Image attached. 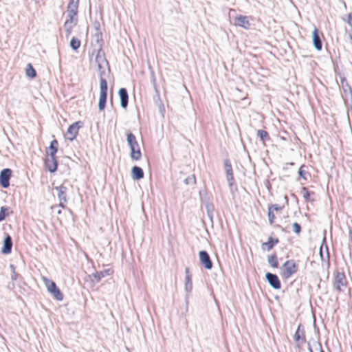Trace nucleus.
Segmentation results:
<instances>
[{
	"label": "nucleus",
	"instance_id": "1",
	"mask_svg": "<svg viewBox=\"0 0 352 352\" xmlns=\"http://www.w3.org/2000/svg\"><path fill=\"white\" fill-rule=\"evenodd\" d=\"M94 61L97 65L100 78H108L109 77L111 70L109 62L107 60L104 56V53L101 48L97 50Z\"/></svg>",
	"mask_w": 352,
	"mask_h": 352
},
{
	"label": "nucleus",
	"instance_id": "2",
	"mask_svg": "<svg viewBox=\"0 0 352 352\" xmlns=\"http://www.w3.org/2000/svg\"><path fill=\"white\" fill-rule=\"evenodd\" d=\"M126 140L131 148V157L134 160H139L142 153L135 136L132 133H129L127 134Z\"/></svg>",
	"mask_w": 352,
	"mask_h": 352
},
{
	"label": "nucleus",
	"instance_id": "3",
	"mask_svg": "<svg viewBox=\"0 0 352 352\" xmlns=\"http://www.w3.org/2000/svg\"><path fill=\"white\" fill-rule=\"evenodd\" d=\"M107 97V78H100V98L98 102L99 110H103L105 107Z\"/></svg>",
	"mask_w": 352,
	"mask_h": 352
},
{
	"label": "nucleus",
	"instance_id": "4",
	"mask_svg": "<svg viewBox=\"0 0 352 352\" xmlns=\"http://www.w3.org/2000/svg\"><path fill=\"white\" fill-rule=\"evenodd\" d=\"M282 276L285 278H289L298 270V265L294 260H287L281 267Z\"/></svg>",
	"mask_w": 352,
	"mask_h": 352
},
{
	"label": "nucleus",
	"instance_id": "5",
	"mask_svg": "<svg viewBox=\"0 0 352 352\" xmlns=\"http://www.w3.org/2000/svg\"><path fill=\"white\" fill-rule=\"evenodd\" d=\"M347 280L343 272H337L333 280V288L339 292H343L342 287H346Z\"/></svg>",
	"mask_w": 352,
	"mask_h": 352
},
{
	"label": "nucleus",
	"instance_id": "6",
	"mask_svg": "<svg viewBox=\"0 0 352 352\" xmlns=\"http://www.w3.org/2000/svg\"><path fill=\"white\" fill-rule=\"evenodd\" d=\"M224 166H225V170H226V173L227 175V180L228 182V186H229L230 192L232 193H233L234 192L233 186H234V180L233 170H232V165H231L230 161L228 159H226L224 160Z\"/></svg>",
	"mask_w": 352,
	"mask_h": 352
},
{
	"label": "nucleus",
	"instance_id": "7",
	"mask_svg": "<svg viewBox=\"0 0 352 352\" xmlns=\"http://www.w3.org/2000/svg\"><path fill=\"white\" fill-rule=\"evenodd\" d=\"M83 126V122L81 121H77L72 124L67 129V135H68L67 139L70 141H73L78 134L79 129Z\"/></svg>",
	"mask_w": 352,
	"mask_h": 352
},
{
	"label": "nucleus",
	"instance_id": "8",
	"mask_svg": "<svg viewBox=\"0 0 352 352\" xmlns=\"http://www.w3.org/2000/svg\"><path fill=\"white\" fill-rule=\"evenodd\" d=\"M67 17L64 27L65 29L67 36L71 34L72 30L74 26L76 25L78 22V18L77 15L72 14H67Z\"/></svg>",
	"mask_w": 352,
	"mask_h": 352
},
{
	"label": "nucleus",
	"instance_id": "9",
	"mask_svg": "<svg viewBox=\"0 0 352 352\" xmlns=\"http://www.w3.org/2000/svg\"><path fill=\"white\" fill-rule=\"evenodd\" d=\"M199 261L206 270H211L212 267V262L210 255L206 250H201L199 252Z\"/></svg>",
	"mask_w": 352,
	"mask_h": 352
},
{
	"label": "nucleus",
	"instance_id": "10",
	"mask_svg": "<svg viewBox=\"0 0 352 352\" xmlns=\"http://www.w3.org/2000/svg\"><path fill=\"white\" fill-rule=\"evenodd\" d=\"M185 291L186 292L187 294L186 295V302L188 304V298L189 294L191 292L192 289V276L190 273V270L188 267H186L185 269Z\"/></svg>",
	"mask_w": 352,
	"mask_h": 352
},
{
	"label": "nucleus",
	"instance_id": "11",
	"mask_svg": "<svg viewBox=\"0 0 352 352\" xmlns=\"http://www.w3.org/2000/svg\"><path fill=\"white\" fill-rule=\"evenodd\" d=\"M265 278L269 285L274 289H279L281 287L280 281L278 276L275 274L267 272L265 274Z\"/></svg>",
	"mask_w": 352,
	"mask_h": 352
},
{
	"label": "nucleus",
	"instance_id": "12",
	"mask_svg": "<svg viewBox=\"0 0 352 352\" xmlns=\"http://www.w3.org/2000/svg\"><path fill=\"white\" fill-rule=\"evenodd\" d=\"M12 175V170L10 168H4L0 173V185L3 188H8L10 186V179Z\"/></svg>",
	"mask_w": 352,
	"mask_h": 352
},
{
	"label": "nucleus",
	"instance_id": "13",
	"mask_svg": "<svg viewBox=\"0 0 352 352\" xmlns=\"http://www.w3.org/2000/svg\"><path fill=\"white\" fill-rule=\"evenodd\" d=\"M340 87L342 90V96L344 100L348 98H352V91L345 78H341Z\"/></svg>",
	"mask_w": 352,
	"mask_h": 352
},
{
	"label": "nucleus",
	"instance_id": "14",
	"mask_svg": "<svg viewBox=\"0 0 352 352\" xmlns=\"http://www.w3.org/2000/svg\"><path fill=\"white\" fill-rule=\"evenodd\" d=\"M12 239L11 236L6 234V236L3 240V245L1 248V252L4 254H8L12 252Z\"/></svg>",
	"mask_w": 352,
	"mask_h": 352
},
{
	"label": "nucleus",
	"instance_id": "15",
	"mask_svg": "<svg viewBox=\"0 0 352 352\" xmlns=\"http://www.w3.org/2000/svg\"><path fill=\"white\" fill-rule=\"evenodd\" d=\"M45 164L46 168L50 173H54L55 171H56L57 168H58V162L56 159V157L48 156L47 158L45 161Z\"/></svg>",
	"mask_w": 352,
	"mask_h": 352
},
{
	"label": "nucleus",
	"instance_id": "16",
	"mask_svg": "<svg viewBox=\"0 0 352 352\" xmlns=\"http://www.w3.org/2000/svg\"><path fill=\"white\" fill-rule=\"evenodd\" d=\"M54 190L57 192V196L60 201L61 202H67V188L64 185H60L59 186H56Z\"/></svg>",
	"mask_w": 352,
	"mask_h": 352
},
{
	"label": "nucleus",
	"instance_id": "17",
	"mask_svg": "<svg viewBox=\"0 0 352 352\" xmlns=\"http://www.w3.org/2000/svg\"><path fill=\"white\" fill-rule=\"evenodd\" d=\"M120 100V106L122 109H126L128 105L129 101V96L126 89L120 88L118 91Z\"/></svg>",
	"mask_w": 352,
	"mask_h": 352
},
{
	"label": "nucleus",
	"instance_id": "18",
	"mask_svg": "<svg viewBox=\"0 0 352 352\" xmlns=\"http://www.w3.org/2000/svg\"><path fill=\"white\" fill-rule=\"evenodd\" d=\"M294 340L296 342H300L301 343L305 342V329L304 327L300 324L298 326L297 330L294 336Z\"/></svg>",
	"mask_w": 352,
	"mask_h": 352
},
{
	"label": "nucleus",
	"instance_id": "19",
	"mask_svg": "<svg viewBox=\"0 0 352 352\" xmlns=\"http://www.w3.org/2000/svg\"><path fill=\"white\" fill-rule=\"evenodd\" d=\"M312 40L314 47L318 51L321 50L322 47V41L316 28H314L312 32Z\"/></svg>",
	"mask_w": 352,
	"mask_h": 352
},
{
	"label": "nucleus",
	"instance_id": "20",
	"mask_svg": "<svg viewBox=\"0 0 352 352\" xmlns=\"http://www.w3.org/2000/svg\"><path fill=\"white\" fill-rule=\"evenodd\" d=\"M234 24L245 29H248L250 25L248 17L242 15L238 16L235 18Z\"/></svg>",
	"mask_w": 352,
	"mask_h": 352
},
{
	"label": "nucleus",
	"instance_id": "21",
	"mask_svg": "<svg viewBox=\"0 0 352 352\" xmlns=\"http://www.w3.org/2000/svg\"><path fill=\"white\" fill-rule=\"evenodd\" d=\"M78 1L79 0H69L67 8V14H78Z\"/></svg>",
	"mask_w": 352,
	"mask_h": 352
},
{
	"label": "nucleus",
	"instance_id": "22",
	"mask_svg": "<svg viewBox=\"0 0 352 352\" xmlns=\"http://www.w3.org/2000/svg\"><path fill=\"white\" fill-rule=\"evenodd\" d=\"M111 274V270L110 269H107V270H104L103 271H101V272H96L95 273H93L91 274V276H92V281H95L96 283H98L100 281V280Z\"/></svg>",
	"mask_w": 352,
	"mask_h": 352
},
{
	"label": "nucleus",
	"instance_id": "23",
	"mask_svg": "<svg viewBox=\"0 0 352 352\" xmlns=\"http://www.w3.org/2000/svg\"><path fill=\"white\" fill-rule=\"evenodd\" d=\"M279 242L278 239H274L272 236L268 238L267 242L263 243L261 245V248L263 250L270 251L272 250L275 245H276Z\"/></svg>",
	"mask_w": 352,
	"mask_h": 352
},
{
	"label": "nucleus",
	"instance_id": "24",
	"mask_svg": "<svg viewBox=\"0 0 352 352\" xmlns=\"http://www.w3.org/2000/svg\"><path fill=\"white\" fill-rule=\"evenodd\" d=\"M131 175L134 180H140L144 177V171L141 167L134 166L131 168Z\"/></svg>",
	"mask_w": 352,
	"mask_h": 352
},
{
	"label": "nucleus",
	"instance_id": "25",
	"mask_svg": "<svg viewBox=\"0 0 352 352\" xmlns=\"http://www.w3.org/2000/svg\"><path fill=\"white\" fill-rule=\"evenodd\" d=\"M267 262L272 267L277 268L278 267V262L276 253L267 256Z\"/></svg>",
	"mask_w": 352,
	"mask_h": 352
},
{
	"label": "nucleus",
	"instance_id": "26",
	"mask_svg": "<svg viewBox=\"0 0 352 352\" xmlns=\"http://www.w3.org/2000/svg\"><path fill=\"white\" fill-rule=\"evenodd\" d=\"M257 136L263 142H265V141L270 140L268 133L264 130H258Z\"/></svg>",
	"mask_w": 352,
	"mask_h": 352
},
{
	"label": "nucleus",
	"instance_id": "27",
	"mask_svg": "<svg viewBox=\"0 0 352 352\" xmlns=\"http://www.w3.org/2000/svg\"><path fill=\"white\" fill-rule=\"evenodd\" d=\"M45 285L47 287V291L50 293L52 292L54 290H55L58 287L56 284L51 280L45 278Z\"/></svg>",
	"mask_w": 352,
	"mask_h": 352
},
{
	"label": "nucleus",
	"instance_id": "28",
	"mask_svg": "<svg viewBox=\"0 0 352 352\" xmlns=\"http://www.w3.org/2000/svg\"><path fill=\"white\" fill-rule=\"evenodd\" d=\"M302 192L303 193V198L305 199V201H314V200L313 199H311L310 196L311 195H314V192H309L307 189V188L306 187H302Z\"/></svg>",
	"mask_w": 352,
	"mask_h": 352
},
{
	"label": "nucleus",
	"instance_id": "29",
	"mask_svg": "<svg viewBox=\"0 0 352 352\" xmlns=\"http://www.w3.org/2000/svg\"><path fill=\"white\" fill-rule=\"evenodd\" d=\"M25 72H26V75L31 78H34L36 75L35 69H34V67H32V65L30 63H29L27 65Z\"/></svg>",
	"mask_w": 352,
	"mask_h": 352
},
{
	"label": "nucleus",
	"instance_id": "30",
	"mask_svg": "<svg viewBox=\"0 0 352 352\" xmlns=\"http://www.w3.org/2000/svg\"><path fill=\"white\" fill-rule=\"evenodd\" d=\"M9 215V208L7 206H2L0 209V222L3 221L6 217Z\"/></svg>",
	"mask_w": 352,
	"mask_h": 352
},
{
	"label": "nucleus",
	"instance_id": "31",
	"mask_svg": "<svg viewBox=\"0 0 352 352\" xmlns=\"http://www.w3.org/2000/svg\"><path fill=\"white\" fill-rule=\"evenodd\" d=\"M69 45L74 50H77L80 46V41L73 37L70 41Z\"/></svg>",
	"mask_w": 352,
	"mask_h": 352
},
{
	"label": "nucleus",
	"instance_id": "32",
	"mask_svg": "<svg viewBox=\"0 0 352 352\" xmlns=\"http://www.w3.org/2000/svg\"><path fill=\"white\" fill-rule=\"evenodd\" d=\"M51 294L53 295L54 298L56 300L59 301L63 300V295L58 287H57L55 290L51 292Z\"/></svg>",
	"mask_w": 352,
	"mask_h": 352
},
{
	"label": "nucleus",
	"instance_id": "33",
	"mask_svg": "<svg viewBox=\"0 0 352 352\" xmlns=\"http://www.w3.org/2000/svg\"><path fill=\"white\" fill-rule=\"evenodd\" d=\"M184 182L186 185H194V184H195V183H196V178H195V175H191L188 176V177H186L184 180Z\"/></svg>",
	"mask_w": 352,
	"mask_h": 352
},
{
	"label": "nucleus",
	"instance_id": "34",
	"mask_svg": "<svg viewBox=\"0 0 352 352\" xmlns=\"http://www.w3.org/2000/svg\"><path fill=\"white\" fill-rule=\"evenodd\" d=\"M305 166L302 165L300 167L298 170V175L299 176L305 180L307 179V175H309V173L304 169Z\"/></svg>",
	"mask_w": 352,
	"mask_h": 352
},
{
	"label": "nucleus",
	"instance_id": "35",
	"mask_svg": "<svg viewBox=\"0 0 352 352\" xmlns=\"http://www.w3.org/2000/svg\"><path fill=\"white\" fill-rule=\"evenodd\" d=\"M57 151H58V148L49 146L47 150V154L50 157H56V153H57Z\"/></svg>",
	"mask_w": 352,
	"mask_h": 352
},
{
	"label": "nucleus",
	"instance_id": "36",
	"mask_svg": "<svg viewBox=\"0 0 352 352\" xmlns=\"http://www.w3.org/2000/svg\"><path fill=\"white\" fill-rule=\"evenodd\" d=\"M269 223L270 225H272L274 222L275 219V215L274 214V212L270 208H268V212H267Z\"/></svg>",
	"mask_w": 352,
	"mask_h": 352
},
{
	"label": "nucleus",
	"instance_id": "37",
	"mask_svg": "<svg viewBox=\"0 0 352 352\" xmlns=\"http://www.w3.org/2000/svg\"><path fill=\"white\" fill-rule=\"evenodd\" d=\"M292 226L294 228V232L297 234H299L301 232V226L296 222L292 224Z\"/></svg>",
	"mask_w": 352,
	"mask_h": 352
},
{
	"label": "nucleus",
	"instance_id": "38",
	"mask_svg": "<svg viewBox=\"0 0 352 352\" xmlns=\"http://www.w3.org/2000/svg\"><path fill=\"white\" fill-rule=\"evenodd\" d=\"M268 208H270L273 211L274 210H275V211H280L283 209V207L280 206L278 204H272V205L269 206Z\"/></svg>",
	"mask_w": 352,
	"mask_h": 352
},
{
	"label": "nucleus",
	"instance_id": "39",
	"mask_svg": "<svg viewBox=\"0 0 352 352\" xmlns=\"http://www.w3.org/2000/svg\"><path fill=\"white\" fill-rule=\"evenodd\" d=\"M10 269L12 271V274L11 276V279L13 280H15L17 279V276H18L17 274L15 272V267L12 264H11L10 265Z\"/></svg>",
	"mask_w": 352,
	"mask_h": 352
},
{
	"label": "nucleus",
	"instance_id": "40",
	"mask_svg": "<svg viewBox=\"0 0 352 352\" xmlns=\"http://www.w3.org/2000/svg\"><path fill=\"white\" fill-rule=\"evenodd\" d=\"M50 146H52L54 148H58V141L56 140H54L51 142Z\"/></svg>",
	"mask_w": 352,
	"mask_h": 352
},
{
	"label": "nucleus",
	"instance_id": "41",
	"mask_svg": "<svg viewBox=\"0 0 352 352\" xmlns=\"http://www.w3.org/2000/svg\"><path fill=\"white\" fill-rule=\"evenodd\" d=\"M349 24L352 25V14L349 15Z\"/></svg>",
	"mask_w": 352,
	"mask_h": 352
},
{
	"label": "nucleus",
	"instance_id": "42",
	"mask_svg": "<svg viewBox=\"0 0 352 352\" xmlns=\"http://www.w3.org/2000/svg\"><path fill=\"white\" fill-rule=\"evenodd\" d=\"M65 203V202H61V201H60V204H59L58 206H59V207H61V208H64L65 207V204H64Z\"/></svg>",
	"mask_w": 352,
	"mask_h": 352
},
{
	"label": "nucleus",
	"instance_id": "43",
	"mask_svg": "<svg viewBox=\"0 0 352 352\" xmlns=\"http://www.w3.org/2000/svg\"><path fill=\"white\" fill-rule=\"evenodd\" d=\"M346 115H347L348 119L349 120V122H351L349 115V111H346Z\"/></svg>",
	"mask_w": 352,
	"mask_h": 352
},
{
	"label": "nucleus",
	"instance_id": "44",
	"mask_svg": "<svg viewBox=\"0 0 352 352\" xmlns=\"http://www.w3.org/2000/svg\"><path fill=\"white\" fill-rule=\"evenodd\" d=\"M57 214H61V210H58L57 211Z\"/></svg>",
	"mask_w": 352,
	"mask_h": 352
},
{
	"label": "nucleus",
	"instance_id": "45",
	"mask_svg": "<svg viewBox=\"0 0 352 352\" xmlns=\"http://www.w3.org/2000/svg\"><path fill=\"white\" fill-rule=\"evenodd\" d=\"M285 199L286 200L287 202L288 201V199H287V196H285Z\"/></svg>",
	"mask_w": 352,
	"mask_h": 352
},
{
	"label": "nucleus",
	"instance_id": "46",
	"mask_svg": "<svg viewBox=\"0 0 352 352\" xmlns=\"http://www.w3.org/2000/svg\"><path fill=\"white\" fill-rule=\"evenodd\" d=\"M57 207H58V206H53V207H52V208L53 209V208H57Z\"/></svg>",
	"mask_w": 352,
	"mask_h": 352
},
{
	"label": "nucleus",
	"instance_id": "47",
	"mask_svg": "<svg viewBox=\"0 0 352 352\" xmlns=\"http://www.w3.org/2000/svg\"><path fill=\"white\" fill-rule=\"evenodd\" d=\"M321 248H322V247L320 248V249H321ZM320 255L322 256V251H321V250H320Z\"/></svg>",
	"mask_w": 352,
	"mask_h": 352
},
{
	"label": "nucleus",
	"instance_id": "48",
	"mask_svg": "<svg viewBox=\"0 0 352 352\" xmlns=\"http://www.w3.org/2000/svg\"><path fill=\"white\" fill-rule=\"evenodd\" d=\"M309 351H310V352H313V351L311 348H309Z\"/></svg>",
	"mask_w": 352,
	"mask_h": 352
},
{
	"label": "nucleus",
	"instance_id": "49",
	"mask_svg": "<svg viewBox=\"0 0 352 352\" xmlns=\"http://www.w3.org/2000/svg\"><path fill=\"white\" fill-rule=\"evenodd\" d=\"M320 352H324V351L322 350V349H321Z\"/></svg>",
	"mask_w": 352,
	"mask_h": 352
}]
</instances>
